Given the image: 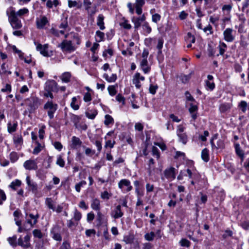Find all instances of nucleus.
<instances>
[{"instance_id":"nucleus-1","label":"nucleus","mask_w":249,"mask_h":249,"mask_svg":"<svg viewBox=\"0 0 249 249\" xmlns=\"http://www.w3.org/2000/svg\"><path fill=\"white\" fill-rule=\"evenodd\" d=\"M25 104L28 107L30 113L34 112L41 105V100L36 96H31L25 100Z\"/></svg>"},{"instance_id":"nucleus-2","label":"nucleus","mask_w":249,"mask_h":249,"mask_svg":"<svg viewBox=\"0 0 249 249\" xmlns=\"http://www.w3.org/2000/svg\"><path fill=\"white\" fill-rule=\"evenodd\" d=\"M58 47L60 48L62 52L71 53L75 51L77 46L74 45L72 41L65 39L62 42L58 45Z\"/></svg>"},{"instance_id":"nucleus-3","label":"nucleus","mask_w":249,"mask_h":249,"mask_svg":"<svg viewBox=\"0 0 249 249\" xmlns=\"http://www.w3.org/2000/svg\"><path fill=\"white\" fill-rule=\"evenodd\" d=\"M58 108L57 104L51 101H48L44 105L43 109L47 112L48 116L50 119L54 117V114Z\"/></svg>"},{"instance_id":"nucleus-4","label":"nucleus","mask_w":249,"mask_h":249,"mask_svg":"<svg viewBox=\"0 0 249 249\" xmlns=\"http://www.w3.org/2000/svg\"><path fill=\"white\" fill-rule=\"evenodd\" d=\"M9 22L14 29H19L22 27L21 21L17 17L16 12L14 10L11 11L9 15Z\"/></svg>"},{"instance_id":"nucleus-5","label":"nucleus","mask_w":249,"mask_h":249,"mask_svg":"<svg viewBox=\"0 0 249 249\" xmlns=\"http://www.w3.org/2000/svg\"><path fill=\"white\" fill-rule=\"evenodd\" d=\"M233 29L231 28H227L223 32V36L224 40L229 42H232L235 39V36L233 34Z\"/></svg>"},{"instance_id":"nucleus-6","label":"nucleus","mask_w":249,"mask_h":249,"mask_svg":"<svg viewBox=\"0 0 249 249\" xmlns=\"http://www.w3.org/2000/svg\"><path fill=\"white\" fill-rule=\"evenodd\" d=\"M145 16L144 14L139 17H133L131 20L134 24V28L136 30L139 28L142 25V23L145 22Z\"/></svg>"},{"instance_id":"nucleus-7","label":"nucleus","mask_w":249,"mask_h":249,"mask_svg":"<svg viewBox=\"0 0 249 249\" xmlns=\"http://www.w3.org/2000/svg\"><path fill=\"white\" fill-rule=\"evenodd\" d=\"M44 89L45 91L57 92L58 90L57 83L54 80L47 82Z\"/></svg>"},{"instance_id":"nucleus-8","label":"nucleus","mask_w":249,"mask_h":249,"mask_svg":"<svg viewBox=\"0 0 249 249\" xmlns=\"http://www.w3.org/2000/svg\"><path fill=\"white\" fill-rule=\"evenodd\" d=\"M176 169L174 167L166 169L164 171V176L168 179L173 180L176 178Z\"/></svg>"},{"instance_id":"nucleus-9","label":"nucleus","mask_w":249,"mask_h":249,"mask_svg":"<svg viewBox=\"0 0 249 249\" xmlns=\"http://www.w3.org/2000/svg\"><path fill=\"white\" fill-rule=\"evenodd\" d=\"M36 49L44 56L49 57L51 55L48 52V44H45L43 45L41 44H38L36 46Z\"/></svg>"},{"instance_id":"nucleus-10","label":"nucleus","mask_w":249,"mask_h":249,"mask_svg":"<svg viewBox=\"0 0 249 249\" xmlns=\"http://www.w3.org/2000/svg\"><path fill=\"white\" fill-rule=\"evenodd\" d=\"M140 66L145 74L149 73L151 70V67L148 65L147 59H141L140 60Z\"/></svg>"},{"instance_id":"nucleus-11","label":"nucleus","mask_w":249,"mask_h":249,"mask_svg":"<svg viewBox=\"0 0 249 249\" xmlns=\"http://www.w3.org/2000/svg\"><path fill=\"white\" fill-rule=\"evenodd\" d=\"M111 216L114 219H118L122 217L124 215V213L121 210V205H117L114 209L111 212Z\"/></svg>"},{"instance_id":"nucleus-12","label":"nucleus","mask_w":249,"mask_h":249,"mask_svg":"<svg viewBox=\"0 0 249 249\" xmlns=\"http://www.w3.org/2000/svg\"><path fill=\"white\" fill-rule=\"evenodd\" d=\"M23 166L26 169L29 170H35L38 168L36 161L32 160H28L25 161Z\"/></svg>"},{"instance_id":"nucleus-13","label":"nucleus","mask_w":249,"mask_h":249,"mask_svg":"<svg viewBox=\"0 0 249 249\" xmlns=\"http://www.w3.org/2000/svg\"><path fill=\"white\" fill-rule=\"evenodd\" d=\"M124 186L127 187L125 189V191L127 192L130 191L132 189V186L131 185L130 181L128 179H121L118 183V187L120 189L123 190Z\"/></svg>"},{"instance_id":"nucleus-14","label":"nucleus","mask_w":249,"mask_h":249,"mask_svg":"<svg viewBox=\"0 0 249 249\" xmlns=\"http://www.w3.org/2000/svg\"><path fill=\"white\" fill-rule=\"evenodd\" d=\"M59 228L57 226L53 227L51 231V234L52 238L57 241L62 240V237L60 234L58 232Z\"/></svg>"},{"instance_id":"nucleus-15","label":"nucleus","mask_w":249,"mask_h":249,"mask_svg":"<svg viewBox=\"0 0 249 249\" xmlns=\"http://www.w3.org/2000/svg\"><path fill=\"white\" fill-rule=\"evenodd\" d=\"M49 22V21L45 16H43L40 18H37L36 20V27L38 29H41L44 28L45 26Z\"/></svg>"},{"instance_id":"nucleus-16","label":"nucleus","mask_w":249,"mask_h":249,"mask_svg":"<svg viewBox=\"0 0 249 249\" xmlns=\"http://www.w3.org/2000/svg\"><path fill=\"white\" fill-rule=\"evenodd\" d=\"M14 142L17 149L19 150L21 148L23 143V139L20 134H17L14 136Z\"/></svg>"},{"instance_id":"nucleus-17","label":"nucleus","mask_w":249,"mask_h":249,"mask_svg":"<svg viewBox=\"0 0 249 249\" xmlns=\"http://www.w3.org/2000/svg\"><path fill=\"white\" fill-rule=\"evenodd\" d=\"M82 142L80 139L76 136H73L71 138V147L73 149H78L82 146Z\"/></svg>"},{"instance_id":"nucleus-18","label":"nucleus","mask_w":249,"mask_h":249,"mask_svg":"<svg viewBox=\"0 0 249 249\" xmlns=\"http://www.w3.org/2000/svg\"><path fill=\"white\" fill-rule=\"evenodd\" d=\"M145 3V0H136L134 6L136 7V13L140 15L142 13V7Z\"/></svg>"},{"instance_id":"nucleus-19","label":"nucleus","mask_w":249,"mask_h":249,"mask_svg":"<svg viewBox=\"0 0 249 249\" xmlns=\"http://www.w3.org/2000/svg\"><path fill=\"white\" fill-rule=\"evenodd\" d=\"M26 181L27 185L30 187L32 191L34 193H36L37 192V184L36 182L32 181L29 176H27L26 177Z\"/></svg>"},{"instance_id":"nucleus-20","label":"nucleus","mask_w":249,"mask_h":249,"mask_svg":"<svg viewBox=\"0 0 249 249\" xmlns=\"http://www.w3.org/2000/svg\"><path fill=\"white\" fill-rule=\"evenodd\" d=\"M190 107L189 108V111L191 114L192 118L195 120L197 118V114L196 112L198 109V107L197 106L193 105V104H190Z\"/></svg>"},{"instance_id":"nucleus-21","label":"nucleus","mask_w":249,"mask_h":249,"mask_svg":"<svg viewBox=\"0 0 249 249\" xmlns=\"http://www.w3.org/2000/svg\"><path fill=\"white\" fill-rule=\"evenodd\" d=\"M104 20V16L102 14H99L97 18V25L99 27L100 29L101 30H103L105 29Z\"/></svg>"},{"instance_id":"nucleus-22","label":"nucleus","mask_w":249,"mask_h":249,"mask_svg":"<svg viewBox=\"0 0 249 249\" xmlns=\"http://www.w3.org/2000/svg\"><path fill=\"white\" fill-rule=\"evenodd\" d=\"M91 208L95 211H100V202L97 198L93 199L91 203Z\"/></svg>"},{"instance_id":"nucleus-23","label":"nucleus","mask_w":249,"mask_h":249,"mask_svg":"<svg viewBox=\"0 0 249 249\" xmlns=\"http://www.w3.org/2000/svg\"><path fill=\"white\" fill-rule=\"evenodd\" d=\"M218 48L219 49V54H217V56L219 55H223L227 49V45L223 42L220 41Z\"/></svg>"},{"instance_id":"nucleus-24","label":"nucleus","mask_w":249,"mask_h":249,"mask_svg":"<svg viewBox=\"0 0 249 249\" xmlns=\"http://www.w3.org/2000/svg\"><path fill=\"white\" fill-rule=\"evenodd\" d=\"M96 220L98 222L99 226L102 225L104 223H106L107 221V219L105 218V216L100 212H98Z\"/></svg>"},{"instance_id":"nucleus-25","label":"nucleus","mask_w":249,"mask_h":249,"mask_svg":"<svg viewBox=\"0 0 249 249\" xmlns=\"http://www.w3.org/2000/svg\"><path fill=\"white\" fill-rule=\"evenodd\" d=\"M68 6L70 8L76 7L77 8L80 9L82 7V3L80 1L68 0Z\"/></svg>"},{"instance_id":"nucleus-26","label":"nucleus","mask_w":249,"mask_h":249,"mask_svg":"<svg viewBox=\"0 0 249 249\" xmlns=\"http://www.w3.org/2000/svg\"><path fill=\"white\" fill-rule=\"evenodd\" d=\"M134 240V236L132 234H129L128 235H125L123 238V241L126 244H132Z\"/></svg>"},{"instance_id":"nucleus-27","label":"nucleus","mask_w":249,"mask_h":249,"mask_svg":"<svg viewBox=\"0 0 249 249\" xmlns=\"http://www.w3.org/2000/svg\"><path fill=\"white\" fill-rule=\"evenodd\" d=\"M201 158L205 162H208L209 160V150L207 148L203 149L201 151Z\"/></svg>"},{"instance_id":"nucleus-28","label":"nucleus","mask_w":249,"mask_h":249,"mask_svg":"<svg viewBox=\"0 0 249 249\" xmlns=\"http://www.w3.org/2000/svg\"><path fill=\"white\" fill-rule=\"evenodd\" d=\"M17 123L14 122L13 123L9 122L7 124L8 131L9 133H13L16 130L17 127Z\"/></svg>"},{"instance_id":"nucleus-29","label":"nucleus","mask_w":249,"mask_h":249,"mask_svg":"<svg viewBox=\"0 0 249 249\" xmlns=\"http://www.w3.org/2000/svg\"><path fill=\"white\" fill-rule=\"evenodd\" d=\"M86 116L87 118L90 119H93L97 115V111L96 110H88L85 113Z\"/></svg>"},{"instance_id":"nucleus-30","label":"nucleus","mask_w":249,"mask_h":249,"mask_svg":"<svg viewBox=\"0 0 249 249\" xmlns=\"http://www.w3.org/2000/svg\"><path fill=\"white\" fill-rule=\"evenodd\" d=\"M117 85L109 86L107 88V90L109 95L111 96H114L117 93L116 88Z\"/></svg>"},{"instance_id":"nucleus-31","label":"nucleus","mask_w":249,"mask_h":249,"mask_svg":"<svg viewBox=\"0 0 249 249\" xmlns=\"http://www.w3.org/2000/svg\"><path fill=\"white\" fill-rule=\"evenodd\" d=\"M235 149L236 153L238 156H239L240 158H243L244 157V152L243 150L241 149L240 144L238 143H235Z\"/></svg>"},{"instance_id":"nucleus-32","label":"nucleus","mask_w":249,"mask_h":249,"mask_svg":"<svg viewBox=\"0 0 249 249\" xmlns=\"http://www.w3.org/2000/svg\"><path fill=\"white\" fill-rule=\"evenodd\" d=\"M71 74L69 72H65L61 76V80L63 82L68 83L70 81Z\"/></svg>"},{"instance_id":"nucleus-33","label":"nucleus","mask_w":249,"mask_h":249,"mask_svg":"<svg viewBox=\"0 0 249 249\" xmlns=\"http://www.w3.org/2000/svg\"><path fill=\"white\" fill-rule=\"evenodd\" d=\"M87 182L85 180H82L80 182L76 183L75 185V189L76 191L78 193H80L81 188L85 186Z\"/></svg>"},{"instance_id":"nucleus-34","label":"nucleus","mask_w":249,"mask_h":249,"mask_svg":"<svg viewBox=\"0 0 249 249\" xmlns=\"http://www.w3.org/2000/svg\"><path fill=\"white\" fill-rule=\"evenodd\" d=\"M45 204L50 209H51L53 211H55L53 202L51 198H47L45 200Z\"/></svg>"},{"instance_id":"nucleus-35","label":"nucleus","mask_w":249,"mask_h":249,"mask_svg":"<svg viewBox=\"0 0 249 249\" xmlns=\"http://www.w3.org/2000/svg\"><path fill=\"white\" fill-rule=\"evenodd\" d=\"M82 217L81 213L77 209H75L72 219L76 222L78 223Z\"/></svg>"},{"instance_id":"nucleus-36","label":"nucleus","mask_w":249,"mask_h":249,"mask_svg":"<svg viewBox=\"0 0 249 249\" xmlns=\"http://www.w3.org/2000/svg\"><path fill=\"white\" fill-rule=\"evenodd\" d=\"M73 219H71L70 220H68L67 221V227L71 230L74 229L75 227H76L78 224V223L75 222V221H73Z\"/></svg>"},{"instance_id":"nucleus-37","label":"nucleus","mask_w":249,"mask_h":249,"mask_svg":"<svg viewBox=\"0 0 249 249\" xmlns=\"http://www.w3.org/2000/svg\"><path fill=\"white\" fill-rule=\"evenodd\" d=\"M104 124L106 125H108L110 124H112L114 123L113 118L109 115L107 114L105 117Z\"/></svg>"},{"instance_id":"nucleus-38","label":"nucleus","mask_w":249,"mask_h":249,"mask_svg":"<svg viewBox=\"0 0 249 249\" xmlns=\"http://www.w3.org/2000/svg\"><path fill=\"white\" fill-rule=\"evenodd\" d=\"M21 184V182L20 180L18 179H16L11 183V184L9 185V187L15 190L16 189V187L20 186Z\"/></svg>"},{"instance_id":"nucleus-39","label":"nucleus","mask_w":249,"mask_h":249,"mask_svg":"<svg viewBox=\"0 0 249 249\" xmlns=\"http://www.w3.org/2000/svg\"><path fill=\"white\" fill-rule=\"evenodd\" d=\"M82 147L85 149V153L87 156H92L95 153V151L94 150H92L89 147H87L84 145Z\"/></svg>"},{"instance_id":"nucleus-40","label":"nucleus","mask_w":249,"mask_h":249,"mask_svg":"<svg viewBox=\"0 0 249 249\" xmlns=\"http://www.w3.org/2000/svg\"><path fill=\"white\" fill-rule=\"evenodd\" d=\"M142 26L143 31L146 33L149 34L151 33L152 29L147 22H144Z\"/></svg>"},{"instance_id":"nucleus-41","label":"nucleus","mask_w":249,"mask_h":249,"mask_svg":"<svg viewBox=\"0 0 249 249\" xmlns=\"http://www.w3.org/2000/svg\"><path fill=\"white\" fill-rule=\"evenodd\" d=\"M33 234L35 238L41 239L43 236V234L41 231L38 229H35L33 231Z\"/></svg>"},{"instance_id":"nucleus-42","label":"nucleus","mask_w":249,"mask_h":249,"mask_svg":"<svg viewBox=\"0 0 249 249\" xmlns=\"http://www.w3.org/2000/svg\"><path fill=\"white\" fill-rule=\"evenodd\" d=\"M71 120L76 125L81 120V117L73 114H70Z\"/></svg>"},{"instance_id":"nucleus-43","label":"nucleus","mask_w":249,"mask_h":249,"mask_svg":"<svg viewBox=\"0 0 249 249\" xmlns=\"http://www.w3.org/2000/svg\"><path fill=\"white\" fill-rule=\"evenodd\" d=\"M239 107L242 110L243 113H245L247 110V108L248 107V104L245 101H242L238 105Z\"/></svg>"},{"instance_id":"nucleus-44","label":"nucleus","mask_w":249,"mask_h":249,"mask_svg":"<svg viewBox=\"0 0 249 249\" xmlns=\"http://www.w3.org/2000/svg\"><path fill=\"white\" fill-rule=\"evenodd\" d=\"M155 236V234L154 232L151 231L150 233H147L144 235V238L148 241H151L153 240Z\"/></svg>"},{"instance_id":"nucleus-45","label":"nucleus","mask_w":249,"mask_h":249,"mask_svg":"<svg viewBox=\"0 0 249 249\" xmlns=\"http://www.w3.org/2000/svg\"><path fill=\"white\" fill-rule=\"evenodd\" d=\"M36 143L37 145L34 149L33 153L34 154L36 155L41 151L42 147L41 144L39 143L38 142H36Z\"/></svg>"},{"instance_id":"nucleus-46","label":"nucleus","mask_w":249,"mask_h":249,"mask_svg":"<svg viewBox=\"0 0 249 249\" xmlns=\"http://www.w3.org/2000/svg\"><path fill=\"white\" fill-rule=\"evenodd\" d=\"M10 160L12 162H16L18 159V154L15 152H12L9 155Z\"/></svg>"},{"instance_id":"nucleus-47","label":"nucleus","mask_w":249,"mask_h":249,"mask_svg":"<svg viewBox=\"0 0 249 249\" xmlns=\"http://www.w3.org/2000/svg\"><path fill=\"white\" fill-rule=\"evenodd\" d=\"M56 164L61 167H64L65 166V161L62 159L61 155H59L57 158Z\"/></svg>"},{"instance_id":"nucleus-48","label":"nucleus","mask_w":249,"mask_h":249,"mask_svg":"<svg viewBox=\"0 0 249 249\" xmlns=\"http://www.w3.org/2000/svg\"><path fill=\"white\" fill-rule=\"evenodd\" d=\"M225 147L224 140L223 139H219L216 143V149H223Z\"/></svg>"},{"instance_id":"nucleus-49","label":"nucleus","mask_w":249,"mask_h":249,"mask_svg":"<svg viewBox=\"0 0 249 249\" xmlns=\"http://www.w3.org/2000/svg\"><path fill=\"white\" fill-rule=\"evenodd\" d=\"M7 240L9 243L13 247H16L17 246V236L16 235H14L12 237H10L7 239Z\"/></svg>"},{"instance_id":"nucleus-50","label":"nucleus","mask_w":249,"mask_h":249,"mask_svg":"<svg viewBox=\"0 0 249 249\" xmlns=\"http://www.w3.org/2000/svg\"><path fill=\"white\" fill-rule=\"evenodd\" d=\"M178 136L179 138L180 141L183 144H186L187 142V137L186 134L178 133Z\"/></svg>"},{"instance_id":"nucleus-51","label":"nucleus","mask_w":249,"mask_h":249,"mask_svg":"<svg viewBox=\"0 0 249 249\" xmlns=\"http://www.w3.org/2000/svg\"><path fill=\"white\" fill-rule=\"evenodd\" d=\"M186 40L187 41L191 43H194L196 41L195 37L190 33H187V36L186 37Z\"/></svg>"},{"instance_id":"nucleus-52","label":"nucleus","mask_w":249,"mask_h":249,"mask_svg":"<svg viewBox=\"0 0 249 249\" xmlns=\"http://www.w3.org/2000/svg\"><path fill=\"white\" fill-rule=\"evenodd\" d=\"M30 235H26L24 237V241H23V242H24V248H29L30 246Z\"/></svg>"},{"instance_id":"nucleus-53","label":"nucleus","mask_w":249,"mask_h":249,"mask_svg":"<svg viewBox=\"0 0 249 249\" xmlns=\"http://www.w3.org/2000/svg\"><path fill=\"white\" fill-rule=\"evenodd\" d=\"M28 217L29 218H30L33 220V224H36L37 222V219L39 217V215L36 214V215H34L32 213H30L28 214Z\"/></svg>"},{"instance_id":"nucleus-54","label":"nucleus","mask_w":249,"mask_h":249,"mask_svg":"<svg viewBox=\"0 0 249 249\" xmlns=\"http://www.w3.org/2000/svg\"><path fill=\"white\" fill-rule=\"evenodd\" d=\"M77 99L75 97H73L72 98L71 102V107L74 109V110H78L79 108V106L78 105L76 104Z\"/></svg>"},{"instance_id":"nucleus-55","label":"nucleus","mask_w":249,"mask_h":249,"mask_svg":"<svg viewBox=\"0 0 249 249\" xmlns=\"http://www.w3.org/2000/svg\"><path fill=\"white\" fill-rule=\"evenodd\" d=\"M179 243L182 247H189L190 246V242L186 239L182 238L179 242Z\"/></svg>"},{"instance_id":"nucleus-56","label":"nucleus","mask_w":249,"mask_h":249,"mask_svg":"<svg viewBox=\"0 0 249 249\" xmlns=\"http://www.w3.org/2000/svg\"><path fill=\"white\" fill-rule=\"evenodd\" d=\"M204 32L206 33L207 35H211L213 33L212 26L210 24H208L206 27L203 29Z\"/></svg>"},{"instance_id":"nucleus-57","label":"nucleus","mask_w":249,"mask_h":249,"mask_svg":"<svg viewBox=\"0 0 249 249\" xmlns=\"http://www.w3.org/2000/svg\"><path fill=\"white\" fill-rule=\"evenodd\" d=\"M158 89V86H157V85H154L152 84H150V85L149 86V92L151 94L154 95L156 93V91Z\"/></svg>"},{"instance_id":"nucleus-58","label":"nucleus","mask_w":249,"mask_h":249,"mask_svg":"<svg viewBox=\"0 0 249 249\" xmlns=\"http://www.w3.org/2000/svg\"><path fill=\"white\" fill-rule=\"evenodd\" d=\"M111 196V194H109L107 191H105L102 192L101 194V197L103 199L108 200L109 199L110 197Z\"/></svg>"},{"instance_id":"nucleus-59","label":"nucleus","mask_w":249,"mask_h":249,"mask_svg":"<svg viewBox=\"0 0 249 249\" xmlns=\"http://www.w3.org/2000/svg\"><path fill=\"white\" fill-rule=\"evenodd\" d=\"M108 54L110 56H111L113 54V51L111 48H108L105 50L103 53V56L104 57L107 56V54Z\"/></svg>"},{"instance_id":"nucleus-60","label":"nucleus","mask_w":249,"mask_h":249,"mask_svg":"<svg viewBox=\"0 0 249 249\" xmlns=\"http://www.w3.org/2000/svg\"><path fill=\"white\" fill-rule=\"evenodd\" d=\"M6 199V196L4 192L0 189V205L3 204V202Z\"/></svg>"},{"instance_id":"nucleus-61","label":"nucleus","mask_w":249,"mask_h":249,"mask_svg":"<svg viewBox=\"0 0 249 249\" xmlns=\"http://www.w3.org/2000/svg\"><path fill=\"white\" fill-rule=\"evenodd\" d=\"M86 10L88 11V15L90 16H93L97 12L96 6H94L92 8L90 7L89 9Z\"/></svg>"},{"instance_id":"nucleus-62","label":"nucleus","mask_w":249,"mask_h":249,"mask_svg":"<svg viewBox=\"0 0 249 249\" xmlns=\"http://www.w3.org/2000/svg\"><path fill=\"white\" fill-rule=\"evenodd\" d=\"M161 16L159 14L156 13L152 15V21L154 23H157L160 20Z\"/></svg>"},{"instance_id":"nucleus-63","label":"nucleus","mask_w":249,"mask_h":249,"mask_svg":"<svg viewBox=\"0 0 249 249\" xmlns=\"http://www.w3.org/2000/svg\"><path fill=\"white\" fill-rule=\"evenodd\" d=\"M152 155L153 156H155L157 159L160 158V155L159 150L157 147L153 146L152 149Z\"/></svg>"},{"instance_id":"nucleus-64","label":"nucleus","mask_w":249,"mask_h":249,"mask_svg":"<svg viewBox=\"0 0 249 249\" xmlns=\"http://www.w3.org/2000/svg\"><path fill=\"white\" fill-rule=\"evenodd\" d=\"M59 249H71L70 243L67 241L63 242Z\"/></svg>"}]
</instances>
